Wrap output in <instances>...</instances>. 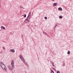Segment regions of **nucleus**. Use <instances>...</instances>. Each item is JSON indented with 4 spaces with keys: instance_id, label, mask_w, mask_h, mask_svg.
<instances>
[{
    "instance_id": "7",
    "label": "nucleus",
    "mask_w": 73,
    "mask_h": 73,
    "mask_svg": "<svg viewBox=\"0 0 73 73\" xmlns=\"http://www.w3.org/2000/svg\"><path fill=\"white\" fill-rule=\"evenodd\" d=\"M10 50L12 53H15V50H13V49H11Z\"/></svg>"
},
{
    "instance_id": "18",
    "label": "nucleus",
    "mask_w": 73,
    "mask_h": 73,
    "mask_svg": "<svg viewBox=\"0 0 73 73\" xmlns=\"http://www.w3.org/2000/svg\"><path fill=\"white\" fill-rule=\"evenodd\" d=\"M20 8H23V9H24V8H23V7L21 6H20Z\"/></svg>"
},
{
    "instance_id": "2",
    "label": "nucleus",
    "mask_w": 73,
    "mask_h": 73,
    "mask_svg": "<svg viewBox=\"0 0 73 73\" xmlns=\"http://www.w3.org/2000/svg\"><path fill=\"white\" fill-rule=\"evenodd\" d=\"M20 58H21V60H22V61L24 62V63L25 64V65H27V63L25 62V60H24V58H23V57L21 55H20Z\"/></svg>"
},
{
    "instance_id": "11",
    "label": "nucleus",
    "mask_w": 73,
    "mask_h": 73,
    "mask_svg": "<svg viewBox=\"0 0 73 73\" xmlns=\"http://www.w3.org/2000/svg\"><path fill=\"white\" fill-rule=\"evenodd\" d=\"M59 18L60 19H62V16H59Z\"/></svg>"
},
{
    "instance_id": "17",
    "label": "nucleus",
    "mask_w": 73,
    "mask_h": 73,
    "mask_svg": "<svg viewBox=\"0 0 73 73\" xmlns=\"http://www.w3.org/2000/svg\"><path fill=\"white\" fill-rule=\"evenodd\" d=\"M52 64V65L53 66H54V63H51Z\"/></svg>"
},
{
    "instance_id": "22",
    "label": "nucleus",
    "mask_w": 73,
    "mask_h": 73,
    "mask_svg": "<svg viewBox=\"0 0 73 73\" xmlns=\"http://www.w3.org/2000/svg\"><path fill=\"white\" fill-rule=\"evenodd\" d=\"M52 1H54V0H52Z\"/></svg>"
},
{
    "instance_id": "15",
    "label": "nucleus",
    "mask_w": 73,
    "mask_h": 73,
    "mask_svg": "<svg viewBox=\"0 0 73 73\" xmlns=\"http://www.w3.org/2000/svg\"><path fill=\"white\" fill-rule=\"evenodd\" d=\"M51 73H54V72H53V71H52L51 72Z\"/></svg>"
},
{
    "instance_id": "13",
    "label": "nucleus",
    "mask_w": 73,
    "mask_h": 73,
    "mask_svg": "<svg viewBox=\"0 0 73 73\" xmlns=\"http://www.w3.org/2000/svg\"><path fill=\"white\" fill-rule=\"evenodd\" d=\"M43 33L44 34V35H45V34H46V33L45 32H44V31H43Z\"/></svg>"
},
{
    "instance_id": "19",
    "label": "nucleus",
    "mask_w": 73,
    "mask_h": 73,
    "mask_svg": "<svg viewBox=\"0 0 73 73\" xmlns=\"http://www.w3.org/2000/svg\"><path fill=\"white\" fill-rule=\"evenodd\" d=\"M57 73H60V72L59 71H57Z\"/></svg>"
},
{
    "instance_id": "10",
    "label": "nucleus",
    "mask_w": 73,
    "mask_h": 73,
    "mask_svg": "<svg viewBox=\"0 0 73 73\" xmlns=\"http://www.w3.org/2000/svg\"><path fill=\"white\" fill-rule=\"evenodd\" d=\"M58 10L59 11H62V8L59 7L58 8Z\"/></svg>"
},
{
    "instance_id": "4",
    "label": "nucleus",
    "mask_w": 73,
    "mask_h": 73,
    "mask_svg": "<svg viewBox=\"0 0 73 73\" xmlns=\"http://www.w3.org/2000/svg\"><path fill=\"white\" fill-rule=\"evenodd\" d=\"M31 18V13H29V15L27 17V19L30 20V19Z\"/></svg>"
},
{
    "instance_id": "21",
    "label": "nucleus",
    "mask_w": 73,
    "mask_h": 73,
    "mask_svg": "<svg viewBox=\"0 0 73 73\" xmlns=\"http://www.w3.org/2000/svg\"><path fill=\"white\" fill-rule=\"evenodd\" d=\"M56 26H55V27H56Z\"/></svg>"
},
{
    "instance_id": "16",
    "label": "nucleus",
    "mask_w": 73,
    "mask_h": 73,
    "mask_svg": "<svg viewBox=\"0 0 73 73\" xmlns=\"http://www.w3.org/2000/svg\"><path fill=\"white\" fill-rule=\"evenodd\" d=\"M44 19H46H46H47V17H44Z\"/></svg>"
},
{
    "instance_id": "5",
    "label": "nucleus",
    "mask_w": 73,
    "mask_h": 73,
    "mask_svg": "<svg viewBox=\"0 0 73 73\" xmlns=\"http://www.w3.org/2000/svg\"><path fill=\"white\" fill-rule=\"evenodd\" d=\"M25 22L26 23H29V19L27 18V19L25 20Z\"/></svg>"
},
{
    "instance_id": "3",
    "label": "nucleus",
    "mask_w": 73,
    "mask_h": 73,
    "mask_svg": "<svg viewBox=\"0 0 73 73\" xmlns=\"http://www.w3.org/2000/svg\"><path fill=\"white\" fill-rule=\"evenodd\" d=\"M11 64L12 68L13 69V68H14V61L13 60H12L11 62Z\"/></svg>"
},
{
    "instance_id": "1",
    "label": "nucleus",
    "mask_w": 73,
    "mask_h": 73,
    "mask_svg": "<svg viewBox=\"0 0 73 73\" xmlns=\"http://www.w3.org/2000/svg\"><path fill=\"white\" fill-rule=\"evenodd\" d=\"M0 65L3 70H5V71L7 70V69H6V67L3 62H1Z\"/></svg>"
},
{
    "instance_id": "12",
    "label": "nucleus",
    "mask_w": 73,
    "mask_h": 73,
    "mask_svg": "<svg viewBox=\"0 0 73 73\" xmlns=\"http://www.w3.org/2000/svg\"><path fill=\"white\" fill-rule=\"evenodd\" d=\"M68 54H70V51H68L67 52Z\"/></svg>"
},
{
    "instance_id": "14",
    "label": "nucleus",
    "mask_w": 73,
    "mask_h": 73,
    "mask_svg": "<svg viewBox=\"0 0 73 73\" xmlns=\"http://www.w3.org/2000/svg\"><path fill=\"white\" fill-rule=\"evenodd\" d=\"M26 16H27V15H26V14L24 16V17L25 18L26 17Z\"/></svg>"
},
{
    "instance_id": "20",
    "label": "nucleus",
    "mask_w": 73,
    "mask_h": 73,
    "mask_svg": "<svg viewBox=\"0 0 73 73\" xmlns=\"http://www.w3.org/2000/svg\"><path fill=\"white\" fill-rule=\"evenodd\" d=\"M3 48L4 49H5V47H3Z\"/></svg>"
},
{
    "instance_id": "9",
    "label": "nucleus",
    "mask_w": 73,
    "mask_h": 73,
    "mask_svg": "<svg viewBox=\"0 0 73 73\" xmlns=\"http://www.w3.org/2000/svg\"><path fill=\"white\" fill-rule=\"evenodd\" d=\"M1 28L3 29H5V27L3 26H1Z\"/></svg>"
},
{
    "instance_id": "8",
    "label": "nucleus",
    "mask_w": 73,
    "mask_h": 73,
    "mask_svg": "<svg viewBox=\"0 0 73 73\" xmlns=\"http://www.w3.org/2000/svg\"><path fill=\"white\" fill-rule=\"evenodd\" d=\"M53 5L54 6H57L58 5V3H54Z\"/></svg>"
},
{
    "instance_id": "6",
    "label": "nucleus",
    "mask_w": 73,
    "mask_h": 73,
    "mask_svg": "<svg viewBox=\"0 0 73 73\" xmlns=\"http://www.w3.org/2000/svg\"><path fill=\"white\" fill-rule=\"evenodd\" d=\"M8 68L9 70H12V67L10 66H8Z\"/></svg>"
}]
</instances>
